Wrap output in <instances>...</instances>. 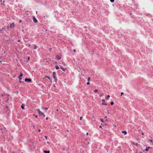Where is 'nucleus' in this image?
<instances>
[{
    "label": "nucleus",
    "instance_id": "59",
    "mask_svg": "<svg viewBox=\"0 0 153 153\" xmlns=\"http://www.w3.org/2000/svg\"><path fill=\"white\" fill-rule=\"evenodd\" d=\"M19 79H20V80L21 79V78H20Z\"/></svg>",
    "mask_w": 153,
    "mask_h": 153
},
{
    "label": "nucleus",
    "instance_id": "6",
    "mask_svg": "<svg viewBox=\"0 0 153 153\" xmlns=\"http://www.w3.org/2000/svg\"><path fill=\"white\" fill-rule=\"evenodd\" d=\"M150 148V146L146 147V149L145 150H144L143 151V152H144L145 150L146 151H148Z\"/></svg>",
    "mask_w": 153,
    "mask_h": 153
},
{
    "label": "nucleus",
    "instance_id": "52",
    "mask_svg": "<svg viewBox=\"0 0 153 153\" xmlns=\"http://www.w3.org/2000/svg\"><path fill=\"white\" fill-rule=\"evenodd\" d=\"M1 2H2V0H1Z\"/></svg>",
    "mask_w": 153,
    "mask_h": 153
},
{
    "label": "nucleus",
    "instance_id": "32",
    "mask_svg": "<svg viewBox=\"0 0 153 153\" xmlns=\"http://www.w3.org/2000/svg\"><path fill=\"white\" fill-rule=\"evenodd\" d=\"M22 76V74H21L20 75V77L21 76Z\"/></svg>",
    "mask_w": 153,
    "mask_h": 153
},
{
    "label": "nucleus",
    "instance_id": "33",
    "mask_svg": "<svg viewBox=\"0 0 153 153\" xmlns=\"http://www.w3.org/2000/svg\"><path fill=\"white\" fill-rule=\"evenodd\" d=\"M4 28H3L2 29V30H1L0 31V32L2 30H4Z\"/></svg>",
    "mask_w": 153,
    "mask_h": 153
},
{
    "label": "nucleus",
    "instance_id": "30",
    "mask_svg": "<svg viewBox=\"0 0 153 153\" xmlns=\"http://www.w3.org/2000/svg\"><path fill=\"white\" fill-rule=\"evenodd\" d=\"M82 117H80V120H81L82 119Z\"/></svg>",
    "mask_w": 153,
    "mask_h": 153
},
{
    "label": "nucleus",
    "instance_id": "51",
    "mask_svg": "<svg viewBox=\"0 0 153 153\" xmlns=\"http://www.w3.org/2000/svg\"><path fill=\"white\" fill-rule=\"evenodd\" d=\"M56 111H58V109H56Z\"/></svg>",
    "mask_w": 153,
    "mask_h": 153
},
{
    "label": "nucleus",
    "instance_id": "37",
    "mask_svg": "<svg viewBox=\"0 0 153 153\" xmlns=\"http://www.w3.org/2000/svg\"><path fill=\"white\" fill-rule=\"evenodd\" d=\"M38 131H39V132H40V131H41V130H40V129H39V130H38Z\"/></svg>",
    "mask_w": 153,
    "mask_h": 153
},
{
    "label": "nucleus",
    "instance_id": "40",
    "mask_svg": "<svg viewBox=\"0 0 153 153\" xmlns=\"http://www.w3.org/2000/svg\"><path fill=\"white\" fill-rule=\"evenodd\" d=\"M107 113L108 114H109V112L108 110L107 111Z\"/></svg>",
    "mask_w": 153,
    "mask_h": 153
},
{
    "label": "nucleus",
    "instance_id": "29",
    "mask_svg": "<svg viewBox=\"0 0 153 153\" xmlns=\"http://www.w3.org/2000/svg\"><path fill=\"white\" fill-rule=\"evenodd\" d=\"M121 96H122L123 94L124 93L123 92H121Z\"/></svg>",
    "mask_w": 153,
    "mask_h": 153
},
{
    "label": "nucleus",
    "instance_id": "12",
    "mask_svg": "<svg viewBox=\"0 0 153 153\" xmlns=\"http://www.w3.org/2000/svg\"><path fill=\"white\" fill-rule=\"evenodd\" d=\"M43 152L45 153H50L49 151H43Z\"/></svg>",
    "mask_w": 153,
    "mask_h": 153
},
{
    "label": "nucleus",
    "instance_id": "35",
    "mask_svg": "<svg viewBox=\"0 0 153 153\" xmlns=\"http://www.w3.org/2000/svg\"><path fill=\"white\" fill-rule=\"evenodd\" d=\"M62 63L65 66H66V64L65 63Z\"/></svg>",
    "mask_w": 153,
    "mask_h": 153
},
{
    "label": "nucleus",
    "instance_id": "44",
    "mask_svg": "<svg viewBox=\"0 0 153 153\" xmlns=\"http://www.w3.org/2000/svg\"><path fill=\"white\" fill-rule=\"evenodd\" d=\"M102 95H103V94H101V95H100V97H101V96H102Z\"/></svg>",
    "mask_w": 153,
    "mask_h": 153
},
{
    "label": "nucleus",
    "instance_id": "49",
    "mask_svg": "<svg viewBox=\"0 0 153 153\" xmlns=\"http://www.w3.org/2000/svg\"><path fill=\"white\" fill-rule=\"evenodd\" d=\"M47 143L48 144L49 143L48 141Z\"/></svg>",
    "mask_w": 153,
    "mask_h": 153
},
{
    "label": "nucleus",
    "instance_id": "19",
    "mask_svg": "<svg viewBox=\"0 0 153 153\" xmlns=\"http://www.w3.org/2000/svg\"><path fill=\"white\" fill-rule=\"evenodd\" d=\"M100 121L102 123L104 122V121H103V119H100Z\"/></svg>",
    "mask_w": 153,
    "mask_h": 153
},
{
    "label": "nucleus",
    "instance_id": "53",
    "mask_svg": "<svg viewBox=\"0 0 153 153\" xmlns=\"http://www.w3.org/2000/svg\"><path fill=\"white\" fill-rule=\"evenodd\" d=\"M19 21H20V22H21V20H19Z\"/></svg>",
    "mask_w": 153,
    "mask_h": 153
},
{
    "label": "nucleus",
    "instance_id": "58",
    "mask_svg": "<svg viewBox=\"0 0 153 153\" xmlns=\"http://www.w3.org/2000/svg\"><path fill=\"white\" fill-rule=\"evenodd\" d=\"M36 13H37V11L36 12Z\"/></svg>",
    "mask_w": 153,
    "mask_h": 153
},
{
    "label": "nucleus",
    "instance_id": "17",
    "mask_svg": "<svg viewBox=\"0 0 153 153\" xmlns=\"http://www.w3.org/2000/svg\"><path fill=\"white\" fill-rule=\"evenodd\" d=\"M34 47L35 49H36L37 48V46L36 45H34Z\"/></svg>",
    "mask_w": 153,
    "mask_h": 153
},
{
    "label": "nucleus",
    "instance_id": "11",
    "mask_svg": "<svg viewBox=\"0 0 153 153\" xmlns=\"http://www.w3.org/2000/svg\"><path fill=\"white\" fill-rule=\"evenodd\" d=\"M110 97V95H108L106 97H105V99L106 100H107L108 98H109Z\"/></svg>",
    "mask_w": 153,
    "mask_h": 153
},
{
    "label": "nucleus",
    "instance_id": "3",
    "mask_svg": "<svg viewBox=\"0 0 153 153\" xmlns=\"http://www.w3.org/2000/svg\"><path fill=\"white\" fill-rule=\"evenodd\" d=\"M14 27V23L13 22L10 25V28H13Z\"/></svg>",
    "mask_w": 153,
    "mask_h": 153
},
{
    "label": "nucleus",
    "instance_id": "54",
    "mask_svg": "<svg viewBox=\"0 0 153 153\" xmlns=\"http://www.w3.org/2000/svg\"><path fill=\"white\" fill-rule=\"evenodd\" d=\"M67 131L68 132H69V130H68Z\"/></svg>",
    "mask_w": 153,
    "mask_h": 153
},
{
    "label": "nucleus",
    "instance_id": "48",
    "mask_svg": "<svg viewBox=\"0 0 153 153\" xmlns=\"http://www.w3.org/2000/svg\"><path fill=\"white\" fill-rule=\"evenodd\" d=\"M33 127L34 128H35V126H33Z\"/></svg>",
    "mask_w": 153,
    "mask_h": 153
},
{
    "label": "nucleus",
    "instance_id": "15",
    "mask_svg": "<svg viewBox=\"0 0 153 153\" xmlns=\"http://www.w3.org/2000/svg\"><path fill=\"white\" fill-rule=\"evenodd\" d=\"M132 143H133L134 145H135L136 146L138 144V143H135L134 142H132Z\"/></svg>",
    "mask_w": 153,
    "mask_h": 153
},
{
    "label": "nucleus",
    "instance_id": "41",
    "mask_svg": "<svg viewBox=\"0 0 153 153\" xmlns=\"http://www.w3.org/2000/svg\"><path fill=\"white\" fill-rule=\"evenodd\" d=\"M107 118V116H105V119H106Z\"/></svg>",
    "mask_w": 153,
    "mask_h": 153
},
{
    "label": "nucleus",
    "instance_id": "7",
    "mask_svg": "<svg viewBox=\"0 0 153 153\" xmlns=\"http://www.w3.org/2000/svg\"><path fill=\"white\" fill-rule=\"evenodd\" d=\"M56 59L59 60L60 59H61V57H60L59 56H58V55H57L56 56Z\"/></svg>",
    "mask_w": 153,
    "mask_h": 153
},
{
    "label": "nucleus",
    "instance_id": "31",
    "mask_svg": "<svg viewBox=\"0 0 153 153\" xmlns=\"http://www.w3.org/2000/svg\"><path fill=\"white\" fill-rule=\"evenodd\" d=\"M102 102H105V100L104 99H102Z\"/></svg>",
    "mask_w": 153,
    "mask_h": 153
},
{
    "label": "nucleus",
    "instance_id": "18",
    "mask_svg": "<svg viewBox=\"0 0 153 153\" xmlns=\"http://www.w3.org/2000/svg\"><path fill=\"white\" fill-rule=\"evenodd\" d=\"M43 109H45L46 110H47L48 109V108H44V107H42V108Z\"/></svg>",
    "mask_w": 153,
    "mask_h": 153
},
{
    "label": "nucleus",
    "instance_id": "20",
    "mask_svg": "<svg viewBox=\"0 0 153 153\" xmlns=\"http://www.w3.org/2000/svg\"><path fill=\"white\" fill-rule=\"evenodd\" d=\"M149 140L150 141H151V142H152V144H153V140H150V139H149Z\"/></svg>",
    "mask_w": 153,
    "mask_h": 153
},
{
    "label": "nucleus",
    "instance_id": "16",
    "mask_svg": "<svg viewBox=\"0 0 153 153\" xmlns=\"http://www.w3.org/2000/svg\"><path fill=\"white\" fill-rule=\"evenodd\" d=\"M90 80V77H88V82H89Z\"/></svg>",
    "mask_w": 153,
    "mask_h": 153
},
{
    "label": "nucleus",
    "instance_id": "5",
    "mask_svg": "<svg viewBox=\"0 0 153 153\" xmlns=\"http://www.w3.org/2000/svg\"><path fill=\"white\" fill-rule=\"evenodd\" d=\"M25 81L26 82L27 81H28V82H30L31 81V79H30L29 78H25Z\"/></svg>",
    "mask_w": 153,
    "mask_h": 153
},
{
    "label": "nucleus",
    "instance_id": "62",
    "mask_svg": "<svg viewBox=\"0 0 153 153\" xmlns=\"http://www.w3.org/2000/svg\"><path fill=\"white\" fill-rule=\"evenodd\" d=\"M22 153H23V152H22Z\"/></svg>",
    "mask_w": 153,
    "mask_h": 153
},
{
    "label": "nucleus",
    "instance_id": "61",
    "mask_svg": "<svg viewBox=\"0 0 153 153\" xmlns=\"http://www.w3.org/2000/svg\"><path fill=\"white\" fill-rule=\"evenodd\" d=\"M1 100L0 99V101Z\"/></svg>",
    "mask_w": 153,
    "mask_h": 153
},
{
    "label": "nucleus",
    "instance_id": "2",
    "mask_svg": "<svg viewBox=\"0 0 153 153\" xmlns=\"http://www.w3.org/2000/svg\"><path fill=\"white\" fill-rule=\"evenodd\" d=\"M36 110L38 111L39 114L40 115L43 114V113L40 111L39 109H37Z\"/></svg>",
    "mask_w": 153,
    "mask_h": 153
},
{
    "label": "nucleus",
    "instance_id": "1",
    "mask_svg": "<svg viewBox=\"0 0 153 153\" xmlns=\"http://www.w3.org/2000/svg\"><path fill=\"white\" fill-rule=\"evenodd\" d=\"M56 73L55 72H53V78L54 79L55 81V82L57 80V79L56 77Z\"/></svg>",
    "mask_w": 153,
    "mask_h": 153
},
{
    "label": "nucleus",
    "instance_id": "9",
    "mask_svg": "<svg viewBox=\"0 0 153 153\" xmlns=\"http://www.w3.org/2000/svg\"><path fill=\"white\" fill-rule=\"evenodd\" d=\"M60 68L61 69L64 71H65L66 70V69H64L63 68L62 66H60Z\"/></svg>",
    "mask_w": 153,
    "mask_h": 153
},
{
    "label": "nucleus",
    "instance_id": "55",
    "mask_svg": "<svg viewBox=\"0 0 153 153\" xmlns=\"http://www.w3.org/2000/svg\"><path fill=\"white\" fill-rule=\"evenodd\" d=\"M7 28H9V26H7Z\"/></svg>",
    "mask_w": 153,
    "mask_h": 153
},
{
    "label": "nucleus",
    "instance_id": "8",
    "mask_svg": "<svg viewBox=\"0 0 153 153\" xmlns=\"http://www.w3.org/2000/svg\"><path fill=\"white\" fill-rule=\"evenodd\" d=\"M24 106H25V105L23 104H22L21 106L23 110L24 109Z\"/></svg>",
    "mask_w": 153,
    "mask_h": 153
},
{
    "label": "nucleus",
    "instance_id": "23",
    "mask_svg": "<svg viewBox=\"0 0 153 153\" xmlns=\"http://www.w3.org/2000/svg\"><path fill=\"white\" fill-rule=\"evenodd\" d=\"M110 1L111 2H113L114 1V0H110Z\"/></svg>",
    "mask_w": 153,
    "mask_h": 153
},
{
    "label": "nucleus",
    "instance_id": "45",
    "mask_svg": "<svg viewBox=\"0 0 153 153\" xmlns=\"http://www.w3.org/2000/svg\"><path fill=\"white\" fill-rule=\"evenodd\" d=\"M74 52H75V51H76V50H75L74 49Z\"/></svg>",
    "mask_w": 153,
    "mask_h": 153
},
{
    "label": "nucleus",
    "instance_id": "43",
    "mask_svg": "<svg viewBox=\"0 0 153 153\" xmlns=\"http://www.w3.org/2000/svg\"><path fill=\"white\" fill-rule=\"evenodd\" d=\"M118 148H121V146H118Z\"/></svg>",
    "mask_w": 153,
    "mask_h": 153
},
{
    "label": "nucleus",
    "instance_id": "42",
    "mask_svg": "<svg viewBox=\"0 0 153 153\" xmlns=\"http://www.w3.org/2000/svg\"><path fill=\"white\" fill-rule=\"evenodd\" d=\"M99 127H100V128H101L102 127V126H100Z\"/></svg>",
    "mask_w": 153,
    "mask_h": 153
},
{
    "label": "nucleus",
    "instance_id": "25",
    "mask_svg": "<svg viewBox=\"0 0 153 153\" xmlns=\"http://www.w3.org/2000/svg\"><path fill=\"white\" fill-rule=\"evenodd\" d=\"M98 91V90H97V89H96L95 90H94V92H97Z\"/></svg>",
    "mask_w": 153,
    "mask_h": 153
},
{
    "label": "nucleus",
    "instance_id": "14",
    "mask_svg": "<svg viewBox=\"0 0 153 153\" xmlns=\"http://www.w3.org/2000/svg\"><path fill=\"white\" fill-rule=\"evenodd\" d=\"M55 68L57 70L59 68V67L58 65H56Z\"/></svg>",
    "mask_w": 153,
    "mask_h": 153
},
{
    "label": "nucleus",
    "instance_id": "24",
    "mask_svg": "<svg viewBox=\"0 0 153 153\" xmlns=\"http://www.w3.org/2000/svg\"><path fill=\"white\" fill-rule=\"evenodd\" d=\"M3 3H2L1 4H3V5H4V1H3Z\"/></svg>",
    "mask_w": 153,
    "mask_h": 153
},
{
    "label": "nucleus",
    "instance_id": "56",
    "mask_svg": "<svg viewBox=\"0 0 153 153\" xmlns=\"http://www.w3.org/2000/svg\"><path fill=\"white\" fill-rule=\"evenodd\" d=\"M43 115H44V116L45 117V115L44 114H43Z\"/></svg>",
    "mask_w": 153,
    "mask_h": 153
},
{
    "label": "nucleus",
    "instance_id": "21",
    "mask_svg": "<svg viewBox=\"0 0 153 153\" xmlns=\"http://www.w3.org/2000/svg\"><path fill=\"white\" fill-rule=\"evenodd\" d=\"M110 103H111V105H113V104H114V102H111Z\"/></svg>",
    "mask_w": 153,
    "mask_h": 153
},
{
    "label": "nucleus",
    "instance_id": "36",
    "mask_svg": "<svg viewBox=\"0 0 153 153\" xmlns=\"http://www.w3.org/2000/svg\"><path fill=\"white\" fill-rule=\"evenodd\" d=\"M34 116H35V117H37V116H36V115H35V114H34Z\"/></svg>",
    "mask_w": 153,
    "mask_h": 153
},
{
    "label": "nucleus",
    "instance_id": "22",
    "mask_svg": "<svg viewBox=\"0 0 153 153\" xmlns=\"http://www.w3.org/2000/svg\"><path fill=\"white\" fill-rule=\"evenodd\" d=\"M102 105H107V104L105 103H102Z\"/></svg>",
    "mask_w": 153,
    "mask_h": 153
},
{
    "label": "nucleus",
    "instance_id": "10",
    "mask_svg": "<svg viewBox=\"0 0 153 153\" xmlns=\"http://www.w3.org/2000/svg\"><path fill=\"white\" fill-rule=\"evenodd\" d=\"M45 78H48L49 79V80H50V81H51V82H52V80L51 79H50V78L49 77H48V76H45Z\"/></svg>",
    "mask_w": 153,
    "mask_h": 153
},
{
    "label": "nucleus",
    "instance_id": "47",
    "mask_svg": "<svg viewBox=\"0 0 153 153\" xmlns=\"http://www.w3.org/2000/svg\"><path fill=\"white\" fill-rule=\"evenodd\" d=\"M105 121H108V120L107 119H106L105 120Z\"/></svg>",
    "mask_w": 153,
    "mask_h": 153
},
{
    "label": "nucleus",
    "instance_id": "46",
    "mask_svg": "<svg viewBox=\"0 0 153 153\" xmlns=\"http://www.w3.org/2000/svg\"><path fill=\"white\" fill-rule=\"evenodd\" d=\"M46 120H48V117H47L46 119Z\"/></svg>",
    "mask_w": 153,
    "mask_h": 153
},
{
    "label": "nucleus",
    "instance_id": "34",
    "mask_svg": "<svg viewBox=\"0 0 153 153\" xmlns=\"http://www.w3.org/2000/svg\"><path fill=\"white\" fill-rule=\"evenodd\" d=\"M30 59V57H28V61L29 59Z\"/></svg>",
    "mask_w": 153,
    "mask_h": 153
},
{
    "label": "nucleus",
    "instance_id": "38",
    "mask_svg": "<svg viewBox=\"0 0 153 153\" xmlns=\"http://www.w3.org/2000/svg\"><path fill=\"white\" fill-rule=\"evenodd\" d=\"M141 134L142 135H144V133L143 132H142V133H141Z\"/></svg>",
    "mask_w": 153,
    "mask_h": 153
},
{
    "label": "nucleus",
    "instance_id": "50",
    "mask_svg": "<svg viewBox=\"0 0 153 153\" xmlns=\"http://www.w3.org/2000/svg\"><path fill=\"white\" fill-rule=\"evenodd\" d=\"M114 127H116V126H115V125H114Z\"/></svg>",
    "mask_w": 153,
    "mask_h": 153
},
{
    "label": "nucleus",
    "instance_id": "4",
    "mask_svg": "<svg viewBox=\"0 0 153 153\" xmlns=\"http://www.w3.org/2000/svg\"><path fill=\"white\" fill-rule=\"evenodd\" d=\"M33 21L35 23H36L38 21L36 19L35 17L34 16L33 17Z\"/></svg>",
    "mask_w": 153,
    "mask_h": 153
},
{
    "label": "nucleus",
    "instance_id": "57",
    "mask_svg": "<svg viewBox=\"0 0 153 153\" xmlns=\"http://www.w3.org/2000/svg\"><path fill=\"white\" fill-rule=\"evenodd\" d=\"M2 96H3V94H2Z\"/></svg>",
    "mask_w": 153,
    "mask_h": 153
},
{
    "label": "nucleus",
    "instance_id": "28",
    "mask_svg": "<svg viewBox=\"0 0 153 153\" xmlns=\"http://www.w3.org/2000/svg\"><path fill=\"white\" fill-rule=\"evenodd\" d=\"M45 138L46 140H47L48 137L46 136H45Z\"/></svg>",
    "mask_w": 153,
    "mask_h": 153
},
{
    "label": "nucleus",
    "instance_id": "26",
    "mask_svg": "<svg viewBox=\"0 0 153 153\" xmlns=\"http://www.w3.org/2000/svg\"><path fill=\"white\" fill-rule=\"evenodd\" d=\"M49 50L51 52V51L52 49L51 48H50Z\"/></svg>",
    "mask_w": 153,
    "mask_h": 153
},
{
    "label": "nucleus",
    "instance_id": "39",
    "mask_svg": "<svg viewBox=\"0 0 153 153\" xmlns=\"http://www.w3.org/2000/svg\"><path fill=\"white\" fill-rule=\"evenodd\" d=\"M86 135H88V132H87V133H86Z\"/></svg>",
    "mask_w": 153,
    "mask_h": 153
},
{
    "label": "nucleus",
    "instance_id": "13",
    "mask_svg": "<svg viewBox=\"0 0 153 153\" xmlns=\"http://www.w3.org/2000/svg\"><path fill=\"white\" fill-rule=\"evenodd\" d=\"M123 133H124L126 135L127 134V132L126 131H122Z\"/></svg>",
    "mask_w": 153,
    "mask_h": 153
},
{
    "label": "nucleus",
    "instance_id": "60",
    "mask_svg": "<svg viewBox=\"0 0 153 153\" xmlns=\"http://www.w3.org/2000/svg\"><path fill=\"white\" fill-rule=\"evenodd\" d=\"M140 153H142V152H140Z\"/></svg>",
    "mask_w": 153,
    "mask_h": 153
},
{
    "label": "nucleus",
    "instance_id": "27",
    "mask_svg": "<svg viewBox=\"0 0 153 153\" xmlns=\"http://www.w3.org/2000/svg\"><path fill=\"white\" fill-rule=\"evenodd\" d=\"M87 84L88 85H89L90 84L89 82H87Z\"/></svg>",
    "mask_w": 153,
    "mask_h": 153
}]
</instances>
